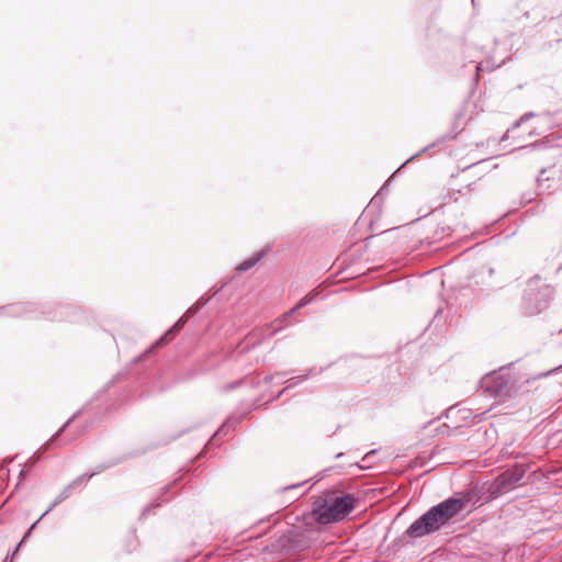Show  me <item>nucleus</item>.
Wrapping results in <instances>:
<instances>
[{
  "mask_svg": "<svg viewBox=\"0 0 562 562\" xmlns=\"http://www.w3.org/2000/svg\"><path fill=\"white\" fill-rule=\"evenodd\" d=\"M356 505L357 499L353 495L333 492L315 504L312 515L318 524L328 525L345 519Z\"/></svg>",
  "mask_w": 562,
  "mask_h": 562,
  "instance_id": "nucleus-1",
  "label": "nucleus"
},
{
  "mask_svg": "<svg viewBox=\"0 0 562 562\" xmlns=\"http://www.w3.org/2000/svg\"><path fill=\"white\" fill-rule=\"evenodd\" d=\"M437 512L435 507L430 508L409 526L407 533L417 538L438 530L445 522L441 519L442 516Z\"/></svg>",
  "mask_w": 562,
  "mask_h": 562,
  "instance_id": "nucleus-2",
  "label": "nucleus"
},
{
  "mask_svg": "<svg viewBox=\"0 0 562 562\" xmlns=\"http://www.w3.org/2000/svg\"><path fill=\"white\" fill-rule=\"evenodd\" d=\"M468 502V497H451L434 507L438 510L437 513L442 516V521L447 524L449 519L458 515L464 508Z\"/></svg>",
  "mask_w": 562,
  "mask_h": 562,
  "instance_id": "nucleus-3",
  "label": "nucleus"
},
{
  "mask_svg": "<svg viewBox=\"0 0 562 562\" xmlns=\"http://www.w3.org/2000/svg\"><path fill=\"white\" fill-rule=\"evenodd\" d=\"M313 299V295L312 293L311 294H307L306 296H304L303 299L300 300V302L291 310L289 311L288 313L283 314L281 317L274 319L270 327L272 328L271 333L269 334L270 336L274 335L276 333H278L279 330H281L282 328H284L285 326H288L289 322V317L291 316V314L305 306L306 304H308Z\"/></svg>",
  "mask_w": 562,
  "mask_h": 562,
  "instance_id": "nucleus-4",
  "label": "nucleus"
},
{
  "mask_svg": "<svg viewBox=\"0 0 562 562\" xmlns=\"http://www.w3.org/2000/svg\"><path fill=\"white\" fill-rule=\"evenodd\" d=\"M256 261H257V259L246 260L239 265L238 269L243 270V271L247 270V269L251 268L256 263Z\"/></svg>",
  "mask_w": 562,
  "mask_h": 562,
  "instance_id": "nucleus-5",
  "label": "nucleus"
}]
</instances>
